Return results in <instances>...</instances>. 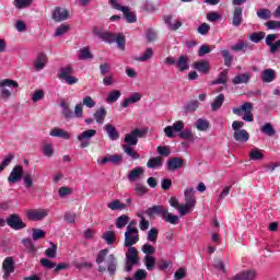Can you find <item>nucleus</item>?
Segmentation results:
<instances>
[{
	"label": "nucleus",
	"instance_id": "8",
	"mask_svg": "<svg viewBox=\"0 0 280 280\" xmlns=\"http://www.w3.org/2000/svg\"><path fill=\"white\" fill-rule=\"evenodd\" d=\"M167 207L163 206V205H155L152 206L150 208H148L145 210V213L149 218H155L156 215H159L160 218H164L165 214L167 213Z\"/></svg>",
	"mask_w": 280,
	"mask_h": 280
},
{
	"label": "nucleus",
	"instance_id": "30",
	"mask_svg": "<svg viewBox=\"0 0 280 280\" xmlns=\"http://www.w3.org/2000/svg\"><path fill=\"white\" fill-rule=\"evenodd\" d=\"M102 240H104L106 244L113 245L117 242V234L113 231H106L103 233Z\"/></svg>",
	"mask_w": 280,
	"mask_h": 280
},
{
	"label": "nucleus",
	"instance_id": "29",
	"mask_svg": "<svg viewBox=\"0 0 280 280\" xmlns=\"http://www.w3.org/2000/svg\"><path fill=\"white\" fill-rule=\"evenodd\" d=\"M222 104H224V94H219L211 103V110L217 113V110L222 108Z\"/></svg>",
	"mask_w": 280,
	"mask_h": 280
},
{
	"label": "nucleus",
	"instance_id": "46",
	"mask_svg": "<svg viewBox=\"0 0 280 280\" xmlns=\"http://www.w3.org/2000/svg\"><path fill=\"white\" fill-rule=\"evenodd\" d=\"M115 43L120 51H126V37L124 35H116Z\"/></svg>",
	"mask_w": 280,
	"mask_h": 280
},
{
	"label": "nucleus",
	"instance_id": "64",
	"mask_svg": "<svg viewBox=\"0 0 280 280\" xmlns=\"http://www.w3.org/2000/svg\"><path fill=\"white\" fill-rule=\"evenodd\" d=\"M82 106H86L88 108H95V101L91 96H85L83 98V103H81Z\"/></svg>",
	"mask_w": 280,
	"mask_h": 280
},
{
	"label": "nucleus",
	"instance_id": "37",
	"mask_svg": "<svg viewBox=\"0 0 280 280\" xmlns=\"http://www.w3.org/2000/svg\"><path fill=\"white\" fill-rule=\"evenodd\" d=\"M156 265V259L154 256L145 255L144 256V266L147 270L152 271L154 270V266Z\"/></svg>",
	"mask_w": 280,
	"mask_h": 280
},
{
	"label": "nucleus",
	"instance_id": "26",
	"mask_svg": "<svg viewBox=\"0 0 280 280\" xmlns=\"http://www.w3.org/2000/svg\"><path fill=\"white\" fill-rule=\"evenodd\" d=\"M275 80H277V74H275V70L273 69H266L262 71L261 74V81L270 84V82H275Z\"/></svg>",
	"mask_w": 280,
	"mask_h": 280
},
{
	"label": "nucleus",
	"instance_id": "53",
	"mask_svg": "<svg viewBox=\"0 0 280 280\" xmlns=\"http://www.w3.org/2000/svg\"><path fill=\"white\" fill-rule=\"evenodd\" d=\"M178 137L184 140L194 141V131H191L190 129H182V131L178 133Z\"/></svg>",
	"mask_w": 280,
	"mask_h": 280
},
{
	"label": "nucleus",
	"instance_id": "56",
	"mask_svg": "<svg viewBox=\"0 0 280 280\" xmlns=\"http://www.w3.org/2000/svg\"><path fill=\"white\" fill-rule=\"evenodd\" d=\"M148 240L149 242H152V244H156V241L159 240V230L155 228L151 229L148 232Z\"/></svg>",
	"mask_w": 280,
	"mask_h": 280
},
{
	"label": "nucleus",
	"instance_id": "18",
	"mask_svg": "<svg viewBox=\"0 0 280 280\" xmlns=\"http://www.w3.org/2000/svg\"><path fill=\"white\" fill-rule=\"evenodd\" d=\"M2 269L4 270V277H10L14 272V258L7 257L2 262Z\"/></svg>",
	"mask_w": 280,
	"mask_h": 280
},
{
	"label": "nucleus",
	"instance_id": "36",
	"mask_svg": "<svg viewBox=\"0 0 280 280\" xmlns=\"http://www.w3.org/2000/svg\"><path fill=\"white\" fill-rule=\"evenodd\" d=\"M143 172H144L143 167H136L130 171L128 175V179L130 180V183H135V180H137V178H139L141 174H143Z\"/></svg>",
	"mask_w": 280,
	"mask_h": 280
},
{
	"label": "nucleus",
	"instance_id": "28",
	"mask_svg": "<svg viewBox=\"0 0 280 280\" xmlns=\"http://www.w3.org/2000/svg\"><path fill=\"white\" fill-rule=\"evenodd\" d=\"M124 161V156L119 154H113L109 156H105L101 160V165H105V163H113L114 165H119Z\"/></svg>",
	"mask_w": 280,
	"mask_h": 280
},
{
	"label": "nucleus",
	"instance_id": "21",
	"mask_svg": "<svg viewBox=\"0 0 280 280\" xmlns=\"http://www.w3.org/2000/svg\"><path fill=\"white\" fill-rule=\"evenodd\" d=\"M233 137L238 143H246L250 139V133L246 129H241L240 131H234Z\"/></svg>",
	"mask_w": 280,
	"mask_h": 280
},
{
	"label": "nucleus",
	"instance_id": "1",
	"mask_svg": "<svg viewBox=\"0 0 280 280\" xmlns=\"http://www.w3.org/2000/svg\"><path fill=\"white\" fill-rule=\"evenodd\" d=\"M110 249L104 248L101 249L96 256V264L98 266V272H106V267H104V261L107 266V272L110 277H115L117 272V256L115 254H109ZM109 254V255H108Z\"/></svg>",
	"mask_w": 280,
	"mask_h": 280
},
{
	"label": "nucleus",
	"instance_id": "41",
	"mask_svg": "<svg viewBox=\"0 0 280 280\" xmlns=\"http://www.w3.org/2000/svg\"><path fill=\"white\" fill-rule=\"evenodd\" d=\"M93 54H91V48L84 47L79 51V60H91Z\"/></svg>",
	"mask_w": 280,
	"mask_h": 280
},
{
	"label": "nucleus",
	"instance_id": "58",
	"mask_svg": "<svg viewBox=\"0 0 280 280\" xmlns=\"http://www.w3.org/2000/svg\"><path fill=\"white\" fill-rule=\"evenodd\" d=\"M39 264L40 266H43V268H46L47 270H51L52 268H56V262L47 258H42L39 260Z\"/></svg>",
	"mask_w": 280,
	"mask_h": 280
},
{
	"label": "nucleus",
	"instance_id": "63",
	"mask_svg": "<svg viewBox=\"0 0 280 280\" xmlns=\"http://www.w3.org/2000/svg\"><path fill=\"white\" fill-rule=\"evenodd\" d=\"M70 28L71 26L62 24L59 27H57L55 36H63V34H67V32H69Z\"/></svg>",
	"mask_w": 280,
	"mask_h": 280
},
{
	"label": "nucleus",
	"instance_id": "34",
	"mask_svg": "<svg viewBox=\"0 0 280 280\" xmlns=\"http://www.w3.org/2000/svg\"><path fill=\"white\" fill-rule=\"evenodd\" d=\"M94 119H95L96 124H104V120L106 119V108L100 107L94 113Z\"/></svg>",
	"mask_w": 280,
	"mask_h": 280
},
{
	"label": "nucleus",
	"instance_id": "38",
	"mask_svg": "<svg viewBox=\"0 0 280 280\" xmlns=\"http://www.w3.org/2000/svg\"><path fill=\"white\" fill-rule=\"evenodd\" d=\"M264 159V153L261 150L254 148L249 152V161H261Z\"/></svg>",
	"mask_w": 280,
	"mask_h": 280
},
{
	"label": "nucleus",
	"instance_id": "49",
	"mask_svg": "<svg viewBox=\"0 0 280 280\" xmlns=\"http://www.w3.org/2000/svg\"><path fill=\"white\" fill-rule=\"evenodd\" d=\"M198 101H190L184 106V110L185 113H195V110H198Z\"/></svg>",
	"mask_w": 280,
	"mask_h": 280
},
{
	"label": "nucleus",
	"instance_id": "33",
	"mask_svg": "<svg viewBox=\"0 0 280 280\" xmlns=\"http://www.w3.org/2000/svg\"><path fill=\"white\" fill-rule=\"evenodd\" d=\"M248 80H250V74L246 72L234 77L232 84H248Z\"/></svg>",
	"mask_w": 280,
	"mask_h": 280
},
{
	"label": "nucleus",
	"instance_id": "19",
	"mask_svg": "<svg viewBox=\"0 0 280 280\" xmlns=\"http://www.w3.org/2000/svg\"><path fill=\"white\" fill-rule=\"evenodd\" d=\"M126 259L131 264H139V250L137 247H128L126 252Z\"/></svg>",
	"mask_w": 280,
	"mask_h": 280
},
{
	"label": "nucleus",
	"instance_id": "52",
	"mask_svg": "<svg viewBox=\"0 0 280 280\" xmlns=\"http://www.w3.org/2000/svg\"><path fill=\"white\" fill-rule=\"evenodd\" d=\"M22 243L24 244L26 250L28 253H31L32 255H34V253H36V246L34 245V243H32V240L30 238H24L22 240Z\"/></svg>",
	"mask_w": 280,
	"mask_h": 280
},
{
	"label": "nucleus",
	"instance_id": "40",
	"mask_svg": "<svg viewBox=\"0 0 280 280\" xmlns=\"http://www.w3.org/2000/svg\"><path fill=\"white\" fill-rule=\"evenodd\" d=\"M221 56L224 59L225 67H231L233 65L234 57L231 55V51L229 50H221Z\"/></svg>",
	"mask_w": 280,
	"mask_h": 280
},
{
	"label": "nucleus",
	"instance_id": "27",
	"mask_svg": "<svg viewBox=\"0 0 280 280\" xmlns=\"http://www.w3.org/2000/svg\"><path fill=\"white\" fill-rule=\"evenodd\" d=\"M104 130L105 132H107L109 139L112 141H117V139H119V131H117V128L110 124H106L104 126Z\"/></svg>",
	"mask_w": 280,
	"mask_h": 280
},
{
	"label": "nucleus",
	"instance_id": "44",
	"mask_svg": "<svg viewBox=\"0 0 280 280\" xmlns=\"http://www.w3.org/2000/svg\"><path fill=\"white\" fill-rule=\"evenodd\" d=\"M163 220H165V222H167L168 224H178L179 222L178 215H174L170 213V209L166 210V213L164 214Z\"/></svg>",
	"mask_w": 280,
	"mask_h": 280
},
{
	"label": "nucleus",
	"instance_id": "60",
	"mask_svg": "<svg viewBox=\"0 0 280 280\" xmlns=\"http://www.w3.org/2000/svg\"><path fill=\"white\" fill-rule=\"evenodd\" d=\"M195 206H191L189 203L186 205H179V207L177 208V210L179 211L180 215H187V213H189V211H191V209H194Z\"/></svg>",
	"mask_w": 280,
	"mask_h": 280
},
{
	"label": "nucleus",
	"instance_id": "59",
	"mask_svg": "<svg viewBox=\"0 0 280 280\" xmlns=\"http://www.w3.org/2000/svg\"><path fill=\"white\" fill-rule=\"evenodd\" d=\"M145 38L148 43H154V40L158 38L156 31H154V28H149L147 31Z\"/></svg>",
	"mask_w": 280,
	"mask_h": 280
},
{
	"label": "nucleus",
	"instance_id": "25",
	"mask_svg": "<svg viewBox=\"0 0 280 280\" xmlns=\"http://www.w3.org/2000/svg\"><path fill=\"white\" fill-rule=\"evenodd\" d=\"M107 209H110V211H124L128 209V205L121 202L119 199H115L112 202L107 203Z\"/></svg>",
	"mask_w": 280,
	"mask_h": 280
},
{
	"label": "nucleus",
	"instance_id": "15",
	"mask_svg": "<svg viewBox=\"0 0 280 280\" xmlns=\"http://www.w3.org/2000/svg\"><path fill=\"white\" fill-rule=\"evenodd\" d=\"M192 69H196L199 73L207 74L211 71V63L208 60L201 59L192 63Z\"/></svg>",
	"mask_w": 280,
	"mask_h": 280
},
{
	"label": "nucleus",
	"instance_id": "5",
	"mask_svg": "<svg viewBox=\"0 0 280 280\" xmlns=\"http://www.w3.org/2000/svg\"><path fill=\"white\" fill-rule=\"evenodd\" d=\"M139 242V230L137 228L127 226L125 232V247L131 248Z\"/></svg>",
	"mask_w": 280,
	"mask_h": 280
},
{
	"label": "nucleus",
	"instance_id": "39",
	"mask_svg": "<svg viewBox=\"0 0 280 280\" xmlns=\"http://www.w3.org/2000/svg\"><path fill=\"white\" fill-rule=\"evenodd\" d=\"M261 130L264 135H267V137H275V135H277V130H275V127H272V124L270 122H266Z\"/></svg>",
	"mask_w": 280,
	"mask_h": 280
},
{
	"label": "nucleus",
	"instance_id": "45",
	"mask_svg": "<svg viewBox=\"0 0 280 280\" xmlns=\"http://www.w3.org/2000/svg\"><path fill=\"white\" fill-rule=\"evenodd\" d=\"M153 56H154V50H152V48H147L144 54L136 58V60L138 62H145L147 60H150V58H152Z\"/></svg>",
	"mask_w": 280,
	"mask_h": 280
},
{
	"label": "nucleus",
	"instance_id": "14",
	"mask_svg": "<svg viewBox=\"0 0 280 280\" xmlns=\"http://www.w3.org/2000/svg\"><path fill=\"white\" fill-rule=\"evenodd\" d=\"M52 19L56 21V23L67 21V19H69V10L60 7L55 8L52 12Z\"/></svg>",
	"mask_w": 280,
	"mask_h": 280
},
{
	"label": "nucleus",
	"instance_id": "51",
	"mask_svg": "<svg viewBox=\"0 0 280 280\" xmlns=\"http://www.w3.org/2000/svg\"><path fill=\"white\" fill-rule=\"evenodd\" d=\"M258 19H262L264 21H268V19H271L272 13L269 9H259L257 11Z\"/></svg>",
	"mask_w": 280,
	"mask_h": 280
},
{
	"label": "nucleus",
	"instance_id": "24",
	"mask_svg": "<svg viewBox=\"0 0 280 280\" xmlns=\"http://www.w3.org/2000/svg\"><path fill=\"white\" fill-rule=\"evenodd\" d=\"M176 69L178 71H187L189 69V57L188 56H180L175 63Z\"/></svg>",
	"mask_w": 280,
	"mask_h": 280
},
{
	"label": "nucleus",
	"instance_id": "55",
	"mask_svg": "<svg viewBox=\"0 0 280 280\" xmlns=\"http://www.w3.org/2000/svg\"><path fill=\"white\" fill-rule=\"evenodd\" d=\"M264 38H266L265 32L253 33L249 36V39L252 40V43H261V40H264Z\"/></svg>",
	"mask_w": 280,
	"mask_h": 280
},
{
	"label": "nucleus",
	"instance_id": "35",
	"mask_svg": "<svg viewBox=\"0 0 280 280\" xmlns=\"http://www.w3.org/2000/svg\"><path fill=\"white\" fill-rule=\"evenodd\" d=\"M121 12L127 23H137V15L133 12H130V9L128 7H125Z\"/></svg>",
	"mask_w": 280,
	"mask_h": 280
},
{
	"label": "nucleus",
	"instance_id": "62",
	"mask_svg": "<svg viewBox=\"0 0 280 280\" xmlns=\"http://www.w3.org/2000/svg\"><path fill=\"white\" fill-rule=\"evenodd\" d=\"M156 152L161 156H170V154H172V151L170 150V147H167V145H164V147L160 145V147H158Z\"/></svg>",
	"mask_w": 280,
	"mask_h": 280
},
{
	"label": "nucleus",
	"instance_id": "32",
	"mask_svg": "<svg viewBox=\"0 0 280 280\" xmlns=\"http://www.w3.org/2000/svg\"><path fill=\"white\" fill-rule=\"evenodd\" d=\"M121 148L125 154H127V156H130L133 161L141 159V155H139V153L135 151L133 147L121 145Z\"/></svg>",
	"mask_w": 280,
	"mask_h": 280
},
{
	"label": "nucleus",
	"instance_id": "6",
	"mask_svg": "<svg viewBox=\"0 0 280 280\" xmlns=\"http://www.w3.org/2000/svg\"><path fill=\"white\" fill-rule=\"evenodd\" d=\"M145 132L139 128L133 129L131 132L125 135V144L128 147H135L139 143V139H143Z\"/></svg>",
	"mask_w": 280,
	"mask_h": 280
},
{
	"label": "nucleus",
	"instance_id": "31",
	"mask_svg": "<svg viewBox=\"0 0 280 280\" xmlns=\"http://www.w3.org/2000/svg\"><path fill=\"white\" fill-rule=\"evenodd\" d=\"M186 205L196 207V199L194 198V188H187L184 192Z\"/></svg>",
	"mask_w": 280,
	"mask_h": 280
},
{
	"label": "nucleus",
	"instance_id": "12",
	"mask_svg": "<svg viewBox=\"0 0 280 280\" xmlns=\"http://www.w3.org/2000/svg\"><path fill=\"white\" fill-rule=\"evenodd\" d=\"M22 178H23V166L15 165L8 177V183H10L11 185H14V183H19V180H21Z\"/></svg>",
	"mask_w": 280,
	"mask_h": 280
},
{
	"label": "nucleus",
	"instance_id": "10",
	"mask_svg": "<svg viewBox=\"0 0 280 280\" xmlns=\"http://www.w3.org/2000/svg\"><path fill=\"white\" fill-rule=\"evenodd\" d=\"M26 215L32 222H39L49 215V211L45 209L28 210Z\"/></svg>",
	"mask_w": 280,
	"mask_h": 280
},
{
	"label": "nucleus",
	"instance_id": "54",
	"mask_svg": "<svg viewBox=\"0 0 280 280\" xmlns=\"http://www.w3.org/2000/svg\"><path fill=\"white\" fill-rule=\"evenodd\" d=\"M12 161H14V154L9 153L0 164V173L3 172V170H5V167L12 163Z\"/></svg>",
	"mask_w": 280,
	"mask_h": 280
},
{
	"label": "nucleus",
	"instance_id": "2",
	"mask_svg": "<svg viewBox=\"0 0 280 280\" xmlns=\"http://www.w3.org/2000/svg\"><path fill=\"white\" fill-rule=\"evenodd\" d=\"M60 106L62 108L61 117H65L67 121H71V119H82L84 115L82 103L74 106V112L71 110V105L66 101H61Z\"/></svg>",
	"mask_w": 280,
	"mask_h": 280
},
{
	"label": "nucleus",
	"instance_id": "4",
	"mask_svg": "<svg viewBox=\"0 0 280 280\" xmlns=\"http://www.w3.org/2000/svg\"><path fill=\"white\" fill-rule=\"evenodd\" d=\"M5 224L13 229V231H23V229L27 228V224L23 222V218L19 213L10 214L5 220Z\"/></svg>",
	"mask_w": 280,
	"mask_h": 280
},
{
	"label": "nucleus",
	"instance_id": "16",
	"mask_svg": "<svg viewBox=\"0 0 280 280\" xmlns=\"http://www.w3.org/2000/svg\"><path fill=\"white\" fill-rule=\"evenodd\" d=\"M244 9L242 7H236L233 11V16H232V25L234 27H240L242 25V22L244 21Z\"/></svg>",
	"mask_w": 280,
	"mask_h": 280
},
{
	"label": "nucleus",
	"instance_id": "13",
	"mask_svg": "<svg viewBox=\"0 0 280 280\" xmlns=\"http://www.w3.org/2000/svg\"><path fill=\"white\" fill-rule=\"evenodd\" d=\"M184 165H185V160H183L182 158H178V156L171 158L166 162V166H167L168 172H176V170L183 168Z\"/></svg>",
	"mask_w": 280,
	"mask_h": 280
},
{
	"label": "nucleus",
	"instance_id": "61",
	"mask_svg": "<svg viewBox=\"0 0 280 280\" xmlns=\"http://www.w3.org/2000/svg\"><path fill=\"white\" fill-rule=\"evenodd\" d=\"M45 231L40 230V229H33V240L34 242H36L37 240H43L45 238Z\"/></svg>",
	"mask_w": 280,
	"mask_h": 280
},
{
	"label": "nucleus",
	"instance_id": "20",
	"mask_svg": "<svg viewBox=\"0 0 280 280\" xmlns=\"http://www.w3.org/2000/svg\"><path fill=\"white\" fill-rule=\"evenodd\" d=\"M50 137H57L58 139L69 140L71 139V133H69L65 129L55 127L50 130Z\"/></svg>",
	"mask_w": 280,
	"mask_h": 280
},
{
	"label": "nucleus",
	"instance_id": "17",
	"mask_svg": "<svg viewBox=\"0 0 280 280\" xmlns=\"http://www.w3.org/2000/svg\"><path fill=\"white\" fill-rule=\"evenodd\" d=\"M257 279L256 270H244L240 273H236L232 280H255Z\"/></svg>",
	"mask_w": 280,
	"mask_h": 280
},
{
	"label": "nucleus",
	"instance_id": "48",
	"mask_svg": "<svg viewBox=\"0 0 280 280\" xmlns=\"http://www.w3.org/2000/svg\"><path fill=\"white\" fill-rule=\"evenodd\" d=\"M56 253H58V246L54 243H50V247L44 252V255L50 259H54L56 257Z\"/></svg>",
	"mask_w": 280,
	"mask_h": 280
},
{
	"label": "nucleus",
	"instance_id": "7",
	"mask_svg": "<svg viewBox=\"0 0 280 280\" xmlns=\"http://www.w3.org/2000/svg\"><path fill=\"white\" fill-rule=\"evenodd\" d=\"M59 80H65L66 84L70 86L73 84H78V78L73 77V67L67 66L59 70L58 74Z\"/></svg>",
	"mask_w": 280,
	"mask_h": 280
},
{
	"label": "nucleus",
	"instance_id": "23",
	"mask_svg": "<svg viewBox=\"0 0 280 280\" xmlns=\"http://www.w3.org/2000/svg\"><path fill=\"white\" fill-rule=\"evenodd\" d=\"M46 65H47V55L40 52L34 62V69L35 71H43Z\"/></svg>",
	"mask_w": 280,
	"mask_h": 280
},
{
	"label": "nucleus",
	"instance_id": "43",
	"mask_svg": "<svg viewBox=\"0 0 280 280\" xmlns=\"http://www.w3.org/2000/svg\"><path fill=\"white\" fill-rule=\"evenodd\" d=\"M120 97H121V91L114 90V91L109 92V94L107 96V102H108V104H115V102H117V100H119Z\"/></svg>",
	"mask_w": 280,
	"mask_h": 280
},
{
	"label": "nucleus",
	"instance_id": "22",
	"mask_svg": "<svg viewBox=\"0 0 280 280\" xmlns=\"http://www.w3.org/2000/svg\"><path fill=\"white\" fill-rule=\"evenodd\" d=\"M147 167L149 170H159V167H163V156L151 158L147 162Z\"/></svg>",
	"mask_w": 280,
	"mask_h": 280
},
{
	"label": "nucleus",
	"instance_id": "3",
	"mask_svg": "<svg viewBox=\"0 0 280 280\" xmlns=\"http://www.w3.org/2000/svg\"><path fill=\"white\" fill-rule=\"evenodd\" d=\"M233 115H237V117L243 116V121H255V116L253 115V103L245 102L240 107H234L232 109Z\"/></svg>",
	"mask_w": 280,
	"mask_h": 280
},
{
	"label": "nucleus",
	"instance_id": "11",
	"mask_svg": "<svg viewBox=\"0 0 280 280\" xmlns=\"http://www.w3.org/2000/svg\"><path fill=\"white\" fill-rule=\"evenodd\" d=\"M95 135H97V130L95 129H89L81 132L77 138L78 141H81L80 148H89L90 145L89 139H93Z\"/></svg>",
	"mask_w": 280,
	"mask_h": 280
},
{
	"label": "nucleus",
	"instance_id": "47",
	"mask_svg": "<svg viewBox=\"0 0 280 280\" xmlns=\"http://www.w3.org/2000/svg\"><path fill=\"white\" fill-rule=\"evenodd\" d=\"M128 222H130V217L122 214L117 218L116 226H117V229H124V226H126L128 224Z\"/></svg>",
	"mask_w": 280,
	"mask_h": 280
},
{
	"label": "nucleus",
	"instance_id": "9",
	"mask_svg": "<svg viewBox=\"0 0 280 280\" xmlns=\"http://www.w3.org/2000/svg\"><path fill=\"white\" fill-rule=\"evenodd\" d=\"M92 33L94 34V36H97L98 38H101V40H103L104 43H115V38L116 35L115 33H110V32H104L101 28L97 27H93L92 28Z\"/></svg>",
	"mask_w": 280,
	"mask_h": 280
},
{
	"label": "nucleus",
	"instance_id": "57",
	"mask_svg": "<svg viewBox=\"0 0 280 280\" xmlns=\"http://www.w3.org/2000/svg\"><path fill=\"white\" fill-rule=\"evenodd\" d=\"M33 0H15V8L18 10H25V8H30L32 5Z\"/></svg>",
	"mask_w": 280,
	"mask_h": 280
},
{
	"label": "nucleus",
	"instance_id": "42",
	"mask_svg": "<svg viewBox=\"0 0 280 280\" xmlns=\"http://www.w3.org/2000/svg\"><path fill=\"white\" fill-rule=\"evenodd\" d=\"M197 130H200V132H206V130H209V122L206 119L199 118L197 119L195 124Z\"/></svg>",
	"mask_w": 280,
	"mask_h": 280
},
{
	"label": "nucleus",
	"instance_id": "50",
	"mask_svg": "<svg viewBox=\"0 0 280 280\" xmlns=\"http://www.w3.org/2000/svg\"><path fill=\"white\" fill-rule=\"evenodd\" d=\"M229 71L223 70L221 73H219V77L213 81V84H226Z\"/></svg>",
	"mask_w": 280,
	"mask_h": 280
}]
</instances>
